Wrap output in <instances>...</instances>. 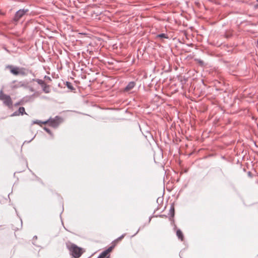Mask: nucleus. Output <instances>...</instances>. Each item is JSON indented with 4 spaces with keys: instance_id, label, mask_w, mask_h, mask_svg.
<instances>
[{
    "instance_id": "obj_13",
    "label": "nucleus",
    "mask_w": 258,
    "mask_h": 258,
    "mask_svg": "<svg viewBox=\"0 0 258 258\" xmlns=\"http://www.w3.org/2000/svg\"><path fill=\"white\" fill-rule=\"evenodd\" d=\"M124 237V235H121V236H120L119 237H118V238H117L114 241V242L115 243H116L117 242H118L119 241H121L123 238Z\"/></svg>"
},
{
    "instance_id": "obj_5",
    "label": "nucleus",
    "mask_w": 258,
    "mask_h": 258,
    "mask_svg": "<svg viewBox=\"0 0 258 258\" xmlns=\"http://www.w3.org/2000/svg\"><path fill=\"white\" fill-rule=\"evenodd\" d=\"M28 10H20L16 14L14 20L16 22L18 21L25 14L28 12Z\"/></svg>"
},
{
    "instance_id": "obj_7",
    "label": "nucleus",
    "mask_w": 258,
    "mask_h": 258,
    "mask_svg": "<svg viewBox=\"0 0 258 258\" xmlns=\"http://www.w3.org/2000/svg\"><path fill=\"white\" fill-rule=\"evenodd\" d=\"M176 235L181 241L183 240L184 236H183V234L182 231L180 229H178L176 231Z\"/></svg>"
},
{
    "instance_id": "obj_1",
    "label": "nucleus",
    "mask_w": 258,
    "mask_h": 258,
    "mask_svg": "<svg viewBox=\"0 0 258 258\" xmlns=\"http://www.w3.org/2000/svg\"><path fill=\"white\" fill-rule=\"evenodd\" d=\"M67 247L71 253V254L75 258H79L83 253V249L74 244H68Z\"/></svg>"
},
{
    "instance_id": "obj_8",
    "label": "nucleus",
    "mask_w": 258,
    "mask_h": 258,
    "mask_svg": "<svg viewBox=\"0 0 258 258\" xmlns=\"http://www.w3.org/2000/svg\"><path fill=\"white\" fill-rule=\"evenodd\" d=\"M135 83L134 82H130L128 85L127 86L125 87V90L126 91H128L130 90H131V89H132L134 86H135Z\"/></svg>"
},
{
    "instance_id": "obj_18",
    "label": "nucleus",
    "mask_w": 258,
    "mask_h": 258,
    "mask_svg": "<svg viewBox=\"0 0 258 258\" xmlns=\"http://www.w3.org/2000/svg\"><path fill=\"white\" fill-rule=\"evenodd\" d=\"M40 121H36L35 122V123H37V124H39L40 123Z\"/></svg>"
},
{
    "instance_id": "obj_9",
    "label": "nucleus",
    "mask_w": 258,
    "mask_h": 258,
    "mask_svg": "<svg viewBox=\"0 0 258 258\" xmlns=\"http://www.w3.org/2000/svg\"><path fill=\"white\" fill-rule=\"evenodd\" d=\"M43 91L45 93H49L50 92V87L49 85L45 84L44 86L42 87Z\"/></svg>"
},
{
    "instance_id": "obj_14",
    "label": "nucleus",
    "mask_w": 258,
    "mask_h": 258,
    "mask_svg": "<svg viewBox=\"0 0 258 258\" xmlns=\"http://www.w3.org/2000/svg\"><path fill=\"white\" fill-rule=\"evenodd\" d=\"M157 37H160V38H167L166 35L165 34H164V33L160 34L158 35L157 36Z\"/></svg>"
},
{
    "instance_id": "obj_16",
    "label": "nucleus",
    "mask_w": 258,
    "mask_h": 258,
    "mask_svg": "<svg viewBox=\"0 0 258 258\" xmlns=\"http://www.w3.org/2000/svg\"><path fill=\"white\" fill-rule=\"evenodd\" d=\"M19 115V112L18 113V112H14V113L13 114V115H12V116H16V115Z\"/></svg>"
},
{
    "instance_id": "obj_10",
    "label": "nucleus",
    "mask_w": 258,
    "mask_h": 258,
    "mask_svg": "<svg viewBox=\"0 0 258 258\" xmlns=\"http://www.w3.org/2000/svg\"><path fill=\"white\" fill-rule=\"evenodd\" d=\"M19 114H21V115H23L24 114H26V113L25 112V110L24 107H21L19 108Z\"/></svg>"
},
{
    "instance_id": "obj_15",
    "label": "nucleus",
    "mask_w": 258,
    "mask_h": 258,
    "mask_svg": "<svg viewBox=\"0 0 258 258\" xmlns=\"http://www.w3.org/2000/svg\"><path fill=\"white\" fill-rule=\"evenodd\" d=\"M44 130H45L47 133H48V134H51V132H50V130H49V129H48V128L44 127Z\"/></svg>"
},
{
    "instance_id": "obj_12",
    "label": "nucleus",
    "mask_w": 258,
    "mask_h": 258,
    "mask_svg": "<svg viewBox=\"0 0 258 258\" xmlns=\"http://www.w3.org/2000/svg\"><path fill=\"white\" fill-rule=\"evenodd\" d=\"M66 85L68 87V88L69 89H70V90H74V87H73L72 84L71 83L67 82L66 83Z\"/></svg>"
},
{
    "instance_id": "obj_11",
    "label": "nucleus",
    "mask_w": 258,
    "mask_h": 258,
    "mask_svg": "<svg viewBox=\"0 0 258 258\" xmlns=\"http://www.w3.org/2000/svg\"><path fill=\"white\" fill-rule=\"evenodd\" d=\"M36 82L39 85H40L41 86V87H42L43 86H44L46 84L45 83L44 81L42 80H40V79H37L36 80Z\"/></svg>"
},
{
    "instance_id": "obj_19",
    "label": "nucleus",
    "mask_w": 258,
    "mask_h": 258,
    "mask_svg": "<svg viewBox=\"0 0 258 258\" xmlns=\"http://www.w3.org/2000/svg\"><path fill=\"white\" fill-rule=\"evenodd\" d=\"M108 254H109V253L107 255V256L105 258H109V256L108 255Z\"/></svg>"
},
{
    "instance_id": "obj_17",
    "label": "nucleus",
    "mask_w": 258,
    "mask_h": 258,
    "mask_svg": "<svg viewBox=\"0 0 258 258\" xmlns=\"http://www.w3.org/2000/svg\"><path fill=\"white\" fill-rule=\"evenodd\" d=\"M171 211H172L173 212V214H172V216L174 215V208L173 207H172L171 209Z\"/></svg>"
},
{
    "instance_id": "obj_3",
    "label": "nucleus",
    "mask_w": 258,
    "mask_h": 258,
    "mask_svg": "<svg viewBox=\"0 0 258 258\" xmlns=\"http://www.w3.org/2000/svg\"><path fill=\"white\" fill-rule=\"evenodd\" d=\"M62 121L63 119L61 117L56 116L54 118H50L42 123L44 124H48L49 126L55 128L57 127Z\"/></svg>"
},
{
    "instance_id": "obj_4",
    "label": "nucleus",
    "mask_w": 258,
    "mask_h": 258,
    "mask_svg": "<svg viewBox=\"0 0 258 258\" xmlns=\"http://www.w3.org/2000/svg\"><path fill=\"white\" fill-rule=\"evenodd\" d=\"M0 100L3 101L4 103L9 108L12 107L13 102L10 96L4 94L2 91L0 92Z\"/></svg>"
},
{
    "instance_id": "obj_2",
    "label": "nucleus",
    "mask_w": 258,
    "mask_h": 258,
    "mask_svg": "<svg viewBox=\"0 0 258 258\" xmlns=\"http://www.w3.org/2000/svg\"><path fill=\"white\" fill-rule=\"evenodd\" d=\"M7 68L10 71L12 74L15 76H25L27 74L26 70L24 68H19L9 65L7 67Z\"/></svg>"
},
{
    "instance_id": "obj_6",
    "label": "nucleus",
    "mask_w": 258,
    "mask_h": 258,
    "mask_svg": "<svg viewBox=\"0 0 258 258\" xmlns=\"http://www.w3.org/2000/svg\"><path fill=\"white\" fill-rule=\"evenodd\" d=\"M114 247V245L109 247L107 249L102 252L98 258H105L112 250Z\"/></svg>"
}]
</instances>
